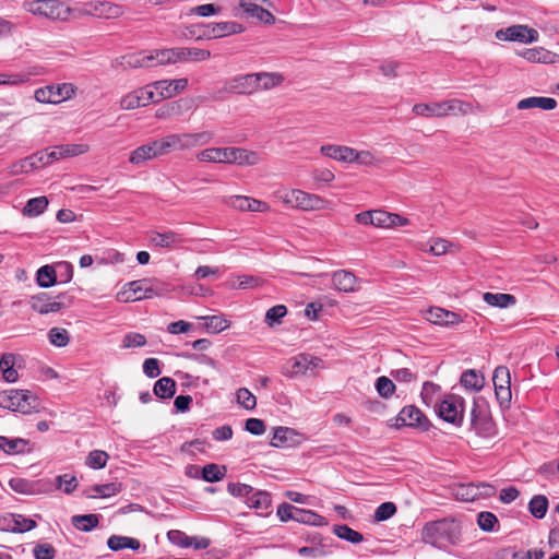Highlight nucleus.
I'll use <instances>...</instances> for the list:
<instances>
[{"mask_svg": "<svg viewBox=\"0 0 559 559\" xmlns=\"http://www.w3.org/2000/svg\"><path fill=\"white\" fill-rule=\"evenodd\" d=\"M170 292V285L157 278H141L124 284L123 290L118 293L119 301H138L164 296Z\"/></svg>", "mask_w": 559, "mask_h": 559, "instance_id": "nucleus-1", "label": "nucleus"}, {"mask_svg": "<svg viewBox=\"0 0 559 559\" xmlns=\"http://www.w3.org/2000/svg\"><path fill=\"white\" fill-rule=\"evenodd\" d=\"M460 536L461 530L459 523L448 519L426 524L423 532V540L440 549L455 545Z\"/></svg>", "mask_w": 559, "mask_h": 559, "instance_id": "nucleus-2", "label": "nucleus"}, {"mask_svg": "<svg viewBox=\"0 0 559 559\" xmlns=\"http://www.w3.org/2000/svg\"><path fill=\"white\" fill-rule=\"evenodd\" d=\"M214 138L211 131L197 133H171L160 139L164 153L185 151L209 144Z\"/></svg>", "mask_w": 559, "mask_h": 559, "instance_id": "nucleus-3", "label": "nucleus"}, {"mask_svg": "<svg viewBox=\"0 0 559 559\" xmlns=\"http://www.w3.org/2000/svg\"><path fill=\"white\" fill-rule=\"evenodd\" d=\"M186 37H194L197 40L222 38L228 35L240 34L245 27L233 21L195 24L187 28Z\"/></svg>", "mask_w": 559, "mask_h": 559, "instance_id": "nucleus-4", "label": "nucleus"}, {"mask_svg": "<svg viewBox=\"0 0 559 559\" xmlns=\"http://www.w3.org/2000/svg\"><path fill=\"white\" fill-rule=\"evenodd\" d=\"M471 428L480 438L491 439L497 435L489 405L483 397H475L471 409Z\"/></svg>", "mask_w": 559, "mask_h": 559, "instance_id": "nucleus-5", "label": "nucleus"}, {"mask_svg": "<svg viewBox=\"0 0 559 559\" xmlns=\"http://www.w3.org/2000/svg\"><path fill=\"white\" fill-rule=\"evenodd\" d=\"M283 203L302 211L331 210L332 203L320 195L294 189L280 195Z\"/></svg>", "mask_w": 559, "mask_h": 559, "instance_id": "nucleus-6", "label": "nucleus"}, {"mask_svg": "<svg viewBox=\"0 0 559 559\" xmlns=\"http://www.w3.org/2000/svg\"><path fill=\"white\" fill-rule=\"evenodd\" d=\"M439 418L455 427H461L464 420L465 401L456 394H448L433 405Z\"/></svg>", "mask_w": 559, "mask_h": 559, "instance_id": "nucleus-7", "label": "nucleus"}, {"mask_svg": "<svg viewBox=\"0 0 559 559\" xmlns=\"http://www.w3.org/2000/svg\"><path fill=\"white\" fill-rule=\"evenodd\" d=\"M0 407L31 414L37 407V400L27 390H8L0 393Z\"/></svg>", "mask_w": 559, "mask_h": 559, "instance_id": "nucleus-8", "label": "nucleus"}, {"mask_svg": "<svg viewBox=\"0 0 559 559\" xmlns=\"http://www.w3.org/2000/svg\"><path fill=\"white\" fill-rule=\"evenodd\" d=\"M323 368V360L310 354H299L290 358L284 366V373L288 377L316 374V369Z\"/></svg>", "mask_w": 559, "mask_h": 559, "instance_id": "nucleus-9", "label": "nucleus"}, {"mask_svg": "<svg viewBox=\"0 0 559 559\" xmlns=\"http://www.w3.org/2000/svg\"><path fill=\"white\" fill-rule=\"evenodd\" d=\"M72 302L73 297L67 293L59 294L53 299L46 293H40L31 298L32 309L40 314L59 312L62 309L70 307Z\"/></svg>", "mask_w": 559, "mask_h": 559, "instance_id": "nucleus-10", "label": "nucleus"}, {"mask_svg": "<svg viewBox=\"0 0 559 559\" xmlns=\"http://www.w3.org/2000/svg\"><path fill=\"white\" fill-rule=\"evenodd\" d=\"M152 87L153 84L128 93L121 98L120 107L124 110H132L139 107L147 106L151 103L158 102V98H156V94Z\"/></svg>", "mask_w": 559, "mask_h": 559, "instance_id": "nucleus-11", "label": "nucleus"}, {"mask_svg": "<svg viewBox=\"0 0 559 559\" xmlns=\"http://www.w3.org/2000/svg\"><path fill=\"white\" fill-rule=\"evenodd\" d=\"M499 40L519 41L523 44L534 43L538 39L537 31L526 25H512L498 29L495 34Z\"/></svg>", "mask_w": 559, "mask_h": 559, "instance_id": "nucleus-12", "label": "nucleus"}, {"mask_svg": "<svg viewBox=\"0 0 559 559\" xmlns=\"http://www.w3.org/2000/svg\"><path fill=\"white\" fill-rule=\"evenodd\" d=\"M227 93L251 95L258 92L255 73L240 74L225 81Z\"/></svg>", "mask_w": 559, "mask_h": 559, "instance_id": "nucleus-13", "label": "nucleus"}, {"mask_svg": "<svg viewBox=\"0 0 559 559\" xmlns=\"http://www.w3.org/2000/svg\"><path fill=\"white\" fill-rule=\"evenodd\" d=\"M73 94L74 88L71 84L46 86L35 92V99L39 103L57 104L70 98Z\"/></svg>", "mask_w": 559, "mask_h": 559, "instance_id": "nucleus-14", "label": "nucleus"}, {"mask_svg": "<svg viewBox=\"0 0 559 559\" xmlns=\"http://www.w3.org/2000/svg\"><path fill=\"white\" fill-rule=\"evenodd\" d=\"M165 155L160 139L154 140L136 147L131 152L129 162L140 165L148 159H153Z\"/></svg>", "mask_w": 559, "mask_h": 559, "instance_id": "nucleus-15", "label": "nucleus"}, {"mask_svg": "<svg viewBox=\"0 0 559 559\" xmlns=\"http://www.w3.org/2000/svg\"><path fill=\"white\" fill-rule=\"evenodd\" d=\"M304 439V436L295 429L280 426L273 429L271 445L274 448H295L298 447Z\"/></svg>", "mask_w": 559, "mask_h": 559, "instance_id": "nucleus-16", "label": "nucleus"}, {"mask_svg": "<svg viewBox=\"0 0 559 559\" xmlns=\"http://www.w3.org/2000/svg\"><path fill=\"white\" fill-rule=\"evenodd\" d=\"M495 487L489 484H467L461 485L455 490V497L462 501H474L480 497H489L493 495Z\"/></svg>", "mask_w": 559, "mask_h": 559, "instance_id": "nucleus-17", "label": "nucleus"}, {"mask_svg": "<svg viewBox=\"0 0 559 559\" xmlns=\"http://www.w3.org/2000/svg\"><path fill=\"white\" fill-rule=\"evenodd\" d=\"M188 86V79L181 78L176 80H160L153 83L156 98L165 99L175 96L185 91Z\"/></svg>", "mask_w": 559, "mask_h": 559, "instance_id": "nucleus-18", "label": "nucleus"}, {"mask_svg": "<svg viewBox=\"0 0 559 559\" xmlns=\"http://www.w3.org/2000/svg\"><path fill=\"white\" fill-rule=\"evenodd\" d=\"M496 379L502 380V384L496 385L495 393L500 406H508L511 402L510 372L504 366L496 368Z\"/></svg>", "mask_w": 559, "mask_h": 559, "instance_id": "nucleus-19", "label": "nucleus"}, {"mask_svg": "<svg viewBox=\"0 0 559 559\" xmlns=\"http://www.w3.org/2000/svg\"><path fill=\"white\" fill-rule=\"evenodd\" d=\"M425 319L429 323L445 326H453L462 321L460 314L439 307L427 310Z\"/></svg>", "mask_w": 559, "mask_h": 559, "instance_id": "nucleus-20", "label": "nucleus"}, {"mask_svg": "<svg viewBox=\"0 0 559 559\" xmlns=\"http://www.w3.org/2000/svg\"><path fill=\"white\" fill-rule=\"evenodd\" d=\"M462 103L459 100H449L442 103H432L421 105V116L427 117H442L449 112L461 110Z\"/></svg>", "mask_w": 559, "mask_h": 559, "instance_id": "nucleus-21", "label": "nucleus"}, {"mask_svg": "<svg viewBox=\"0 0 559 559\" xmlns=\"http://www.w3.org/2000/svg\"><path fill=\"white\" fill-rule=\"evenodd\" d=\"M192 107V99L190 98H180L175 102H170L163 107L158 108L156 111V117L159 119H167L171 117L181 116L183 112L188 111Z\"/></svg>", "mask_w": 559, "mask_h": 559, "instance_id": "nucleus-22", "label": "nucleus"}, {"mask_svg": "<svg viewBox=\"0 0 559 559\" xmlns=\"http://www.w3.org/2000/svg\"><path fill=\"white\" fill-rule=\"evenodd\" d=\"M239 7L243 10L248 19H257L265 24H273L275 16L260 4L250 2V0H239Z\"/></svg>", "mask_w": 559, "mask_h": 559, "instance_id": "nucleus-23", "label": "nucleus"}, {"mask_svg": "<svg viewBox=\"0 0 559 559\" xmlns=\"http://www.w3.org/2000/svg\"><path fill=\"white\" fill-rule=\"evenodd\" d=\"M228 205L239 211L249 212H264L269 209L265 202L243 195L230 197Z\"/></svg>", "mask_w": 559, "mask_h": 559, "instance_id": "nucleus-24", "label": "nucleus"}, {"mask_svg": "<svg viewBox=\"0 0 559 559\" xmlns=\"http://www.w3.org/2000/svg\"><path fill=\"white\" fill-rule=\"evenodd\" d=\"M332 283L335 289L350 293L356 289L357 277L349 271L338 270L332 274Z\"/></svg>", "mask_w": 559, "mask_h": 559, "instance_id": "nucleus-25", "label": "nucleus"}, {"mask_svg": "<svg viewBox=\"0 0 559 559\" xmlns=\"http://www.w3.org/2000/svg\"><path fill=\"white\" fill-rule=\"evenodd\" d=\"M154 56L153 52L145 53V52H138V53H130L127 56L121 57L119 64L123 69H138V68H147L153 66Z\"/></svg>", "mask_w": 559, "mask_h": 559, "instance_id": "nucleus-26", "label": "nucleus"}, {"mask_svg": "<svg viewBox=\"0 0 559 559\" xmlns=\"http://www.w3.org/2000/svg\"><path fill=\"white\" fill-rule=\"evenodd\" d=\"M407 223L405 217L399 214L389 213L382 210H374L373 226L380 228H392L403 226Z\"/></svg>", "mask_w": 559, "mask_h": 559, "instance_id": "nucleus-27", "label": "nucleus"}, {"mask_svg": "<svg viewBox=\"0 0 559 559\" xmlns=\"http://www.w3.org/2000/svg\"><path fill=\"white\" fill-rule=\"evenodd\" d=\"M322 155L343 163H352L353 147L326 144L320 147Z\"/></svg>", "mask_w": 559, "mask_h": 559, "instance_id": "nucleus-28", "label": "nucleus"}, {"mask_svg": "<svg viewBox=\"0 0 559 559\" xmlns=\"http://www.w3.org/2000/svg\"><path fill=\"white\" fill-rule=\"evenodd\" d=\"M229 163L228 164H237L240 166L245 165H257L260 162V157L258 153L253 151H248L246 148L240 147H229Z\"/></svg>", "mask_w": 559, "mask_h": 559, "instance_id": "nucleus-29", "label": "nucleus"}, {"mask_svg": "<svg viewBox=\"0 0 559 559\" xmlns=\"http://www.w3.org/2000/svg\"><path fill=\"white\" fill-rule=\"evenodd\" d=\"M44 16L51 20H66L70 13L69 8L61 0H43Z\"/></svg>", "mask_w": 559, "mask_h": 559, "instance_id": "nucleus-30", "label": "nucleus"}, {"mask_svg": "<svg viewBox=\"0 0 559 559\" xmlns=\"http://www.w3.org/2000/svg\"><path fill=\"white\" fill-rule=\"evenodd\" d=\"M122 490V485L120 483H108L102 485H95L91 489H86L83 491V495L86 498H109L116 496Z\"/></svg>", "mask_w": 559, "mask_h": 559, "instance_id": "nucleus-31", "label": "nucleus"}, {"mask_svg": "<svg viewBox=\"0 0 559 559\" xmlns=\"http://www.w3.org/2000/svg\"><path fill=\"white\" fill-rule=\"evenodd\" d=\"M148 240L156 247L171 248L181 242L182 239L179 234L173 230H168L164 233L151 231L148 235Z\"/></svg>", "mask_w": 559, "mask_h": 559, "instance_id": "nucleus-32", "label": "nucleus"}, {"mask_svg": "<svg viewBox=\"0 0 559 559\" xmlns=\"http://www.w3.org/2000/svg\"><path fill=\"white\" fill-rule=\"evenodd\" d=\"M229 154V147H210L198 153L197 158L200 162L228 164Z\"/></svg>", "mask_w": 559, "mask_h": 559, "instance_id": "nucleus-33", "label": "nucleus"}, {"mask_svg": "<svg viewBox=\"0 0 559 559\" xmlns=\"http://www.w3.org/2000/svg\"><path fill=\"white\" fill-rule=\"evenodd\" d=\"M518 109H531V108H540L544 110H552L557 107V100L551 97H527L521 99L518 105Z\"/></svg>", "mask_w": 559, "mask_h": 559, "instance_id": "nucleus-34", "label": "nucleus"}, {"mask_svg": "<svg viewBox=\"0 0 559 559\" xmlns=\"http://www.w3.org/2000/svg\"><path fill=\"white\" fill-rule=\"evenodd\" d=\"M483 300L487 305L498 308H509L516 304V298L513 295L504 293H485Z\"/></svg>", "mask_w": 559, "mask_h": 559, "instance_id": "nucleus-35", "label": "nucleus"}, {"mask_svg": "<svg viewBox=\"0 0 559 559\" xmlns=\"http://www.w3.org/2000/svg\"><path fill=\"white\" fill-rule=\"evenodd\" d=\"M258 91H267L284 82V75L277 72L255 73Z\"/></svg>", "mask_w": 559, "mask_h": 559, "instance_id": "nucleus-36", "label": "nucleus"}, {"mask_svg": "<svg viewBox=\"0 0 559 559\" xmlns=\"http://www.w3.org/2000/svg\"><path fill=\"white\" fill-rule=\"evenodd\" d=\"M175 59L178 61H203L211 57V52L200 48H175Z\"/></svg>", "mask_w": 559, "mask_h": 559, "instance_id": "nucleus-37", "label": "nucleus"}, {"mask_svg": "<svg viewBox=\"0 0 559 559\" xmlns=\"http://www.w3.org/2000/svg\"><path fill=\"white\" fill-rule=\"evenodd\" d=\"M395 426L397 428L419 426V409L415 406L404 407L396 417Z\"/></svg>", "mask_w": 559, "mask_h": 559, "instance_id": "nucleus-38", "label": "nucleus"}, {"mask_svg": "<svg viewBox=\"0 0 559 559\" xmlns=\"http://www.w3.org/2000/svg\"><path fill=\"white\" fill-rule=\"evenodd\" d=\"M295 521L302 524L312 526H325L328 521L324 516L311 511L297 508L295 511Z\"/></svg>", "mask_w": 559, "mask_h": 559, "instance_id": "nucleus-39", "label": "nucleus"}, {"mask_svg": "<svg viewBox=\"0 0 559 559\" xmlns=\"http://www.w3.org/2000/svg\"><path fill=\"white\" fill-rule=\"evenodd\" d=\"M153 392L162 400L171 399L176 392V381L169 377H163L155 382Z\"/></svg>", "mask_w": 559, "mask_h": 559, "instance_id": "nucleus-40", "label": "nucleus"}, {"mask_svg": "<svg viewBox=\"0 0 559 559\" xmlns=\"http://www.w3.org/2000/svg\"><path fill=\"white\" fill-rule=\"evenodd\" d=\"M107 546L112 551H118L124 548L138 550L141 546L140 542L135 538L128 536L111 535L107 539Z\"/></svg>", "mask_w": 559, "mask_h": 559, "instance_id": "nucleus-41", "label": "nucleus"}, {"mask_svg": "<svg viewBox=\"0 0 559 559\" xmlns=\"http://www.w3.org/2000/svg\"><path fill=\"white\" fill-rule=\"evenodd\" d=\"M246 503L251 509L264 512L267 511L269 508L271 507V496L266 491L253 490L252 493L248 496V500H246Z\"/></svg>", "mask_w": 559, "mask_h": 559, "instance_id": "nucleus-42", "label": "nucleus"}, {"mask_svg": "<svg viewBox=\"0 0 559 559\" xmlns=\"http://www.w3.org/2000/svg\"><path fill=\"white\" fill-rule=\"evenodd\" d=\"M99 514H82V515H73L71 518L72 525L82 532H91L95 527H97L99 523Z\"/></svg>", "mask_w": 559, "mask_h": 559, "instance_id": "nucleus-43", "label": "nucleus"}, {"mask_svg": "<svg viewBox=\"0 0 559 559\" xmlns=\"http://www.w3.org/2000/svg\"><path fill=\"white\" fill-rule=\"evenodd\" d=\"M226 466L210 463L202 467L201 477L207 483H215L222 480L226 476Z\"/></svg>", "mask_w": 559, "mask_h": 559, "instance_id": "nucleus-44", "label": "nucleus"}, {"mask_svg": "<svg viewBox=\"0 0 559 559\" xmlns=\"http://www.w3.org/2000/svg\"><path fill=\"white\" fill-rule=\"evenodd\" d=\"M450 248H452V243L448 240L443 238H432L425 247L421 246V252L439 257L449 252Z\"/></svg>", "mask_w": 559, "mask_h": 559, "instance_id": "nucleus-45", "label": "nucleus"}, {"mask_svg": "<svg viewBox=\"0 0 559 559\" xmlns=\"http://www.w3.org/2000/svg\"><path fill=\"white\" fill-rule=\"evenodd\" d=\"M460 382L464 388L468 390L479 391L484 386L485 379L474 369H468L462 373Z\"/></svg>", "mask_w": 559, "mask_h": 559, "instance_id": "nucleus-46", "label": "nucleus"}, {"mask_svg": "<svg viewBox=\"0 0 559 559\" xmlns=\"http://www.w3.org/2000/svg\"><path fill=\"white\" fill-rule=\"evenodd\" d=\"M47 197H37L29 199L23 209V214L28 217H35L44 213L48 206Z\"/></svg>", "mask_w": 559, "mask_h": 559, "instance_id": "nucleus-47", "label": "nucleus"}, {"mask_svg": "<svg viewBox=\"0 0 559 559\" xmlns=\"http://www.w3.org/2000/svg\"><path fill=\"white\" fill-rule=\"evenodd\" d=\"M93 14L104 19H116L122 14V9L110 2H98L94 5Z\"/></svg>", "mask_w": 559, "mask_h": 559, "instance_id": "nucleus-48", "label": "nucleus"}, {"mask_svg": "<svg viewBox=\"0 0 559 559\" xmlns=\"http://www.w3.org/2000/svg\"><path fill=\"white\" fill-rule=\"evenodd\" d=\"M36 280L40 287H51L57 283V270L51 265H44L38 269Z\"/></svg>", "mask_w": 559, "mask_h": 559, "instance_id": "nucleus-49", "label": "nucleus"}, {"mask_svg": "<svg viewBox=\"0 0 559 559\" xmlns=\"http://www.w3.org/2000/svg\"><path fill=\"white\" fill-rule=\"evenodd\" d=\"M333 533L338 538L349 542L352 544H358L364 540V536L361 533L350 528L349 526H347L345 524L334 525Z\"/></svg>", "mask_w": 559, "mask_h": 559, "instance_id": "nucleus-50", "label": "nucleus"}, {"mask_svg": "<svg viewBox=\"0 0 559 559\" xmlns=\"http://www.w3.org/2000/svg\"><path fill=\"white\" fill-rule=\"evenodd\" d=\"M548 510V499L546 496L536 495L528 503V511L536 519L545 518Z\"/></svg>", "mask_w": 559, "mask_h": 559, "instance_id": "nucleus-51", "label": "nucleus"}, {"mask_svg": "<svg viewBox=\"0 0 559 559\" xmlns=\"http://www.w3.org/2000/svg\"><path fill=\"white\" fill-rule=\"evenodd\" d=\"M26 444L27 441L22 438L8 439L7 437L0 436V449L7 454L22 453Z\"/></svg>", "mask_w": 559, "mask_h": 559, "instance_id": "nucleus-52", "label": "nucleus"}, {"mask_svg": "<svg viewBox=\"0 0 559 559\" xmlns=\"http://www.w3.org/2000/svg\"><path fill=\"white\" fill-rule=\"evenodd\" d=\"M287 314V308L284 305H276L270 308L264 318L267 326L273 328L282 323V319Z\"/></svg>", "mask_w": 559, "mask_h": 559, "instance_id": "nucleus-53", "label": "nucleus"}, {"mask_svg": "<svg viewBox=\"0 0 559 559\" xmlns=\"http://www.w3.org/2000/svg\"><path fill=\"white\" fill-rule=\"evenodd\" d=\"M440 399V385L430 381L421 384V400L427 404L435 403Z\"/></svg>", "mask_w": 559, "mask_h": 559, "instance_id": "nucleus-54", "label": "nucleus"}, {"mask_svg": "<svg viewBox=\"0 0 559 559\" xmlns=\"http://www.w3.org/2000/svg\"><path fill=\"white\" fill-rule=\"evenodd\" d=\"M109 455L103 450H93L88 453L85 464L93 469L104 468L107 464Z\"/></svg>", "mask_w": 559, "mask_h": 559, "instance_id": "nucleus-55", "label": "nucleus"}, {"mask_svg": "<svg viewBox=\"0 0 559 559\" xmlns=\"http://www.w3.org/2000/svg\"><path fill=\"white\" fill-rule=\"evenodd\" d=\"M16 513H7L0 516V531L8 533L21 534L27 532V528L17 527Z\"/></svg>", "mask_w": 559, "mask_h": 559, "instance_id": "nucleus-56", "label": "nucleus"}, {"mask_svg": "<svg viewBox=\"0 0 559 559\" xmlns=\"http://www.w3.org/2000/svg\"><path fill=\"white\" fill-rule=\"evenodd\" d=\"M49 342L56 347H64L70 343V334L66 329L52 328L48 332Z\"/></svg>", "mask_w": 559, "mask_h": 559, "instance_id": "nucleus-57", "label": "nucleus"}, {"mask_svg": "<svg viewBox=\"0 0 559 559\" xmlns=\"http://www.w3.org/2000/svg\"><path fill=\"white\" fill-rule=\"evenodd\" d=\"M32 72L0 73V85H20L31 80Z\"/></svg>", "mask_w": 559, "mask_h": 559, "instance_id": "nucleus-58", "label": "nucleus"}, {"mask_svg": "<svg viewBox=\"0 0 559 559\" xmlns=\"http://www.w3.org/2000/svg\"><path fill=\"white\" fill-rule=\"evenodd\" d=\"M205 328L211 333H219L229 326L228 320L222 316H209L203 318Z\"/></svg>", "mask_w": 559, "mask_h": 559, "instance_id": "nucleus-59", "label": "nucleus"}, {"mask_svg": "<svg viewBox=\"0 0 559 559\" xmlns=\"http://www.w3.org/2000/svg\"><path fill=\"white\" fill-rule=\"evenodd\" d=\"M397 509L395 503L388 501L381 503L374 511L373 520L374 522H383L389 519H391L395 513Z\"/></svg>", "mask_w": 559, "mask_h": 559, "instance_id": "nucleus-60", "label": "nucleus"}, {"mask_svg": "<svg viewBox=\"0 0 559 559\" xmlns=\"http://www.w3.org/2000/svg\"><path fill=\"white\" fill-rule=\"evenodd\" d=\"M374 386L379 395L384 399L392 396L396 389L394 382L385 376L379 377L376 380Z\"/></svg>", "mask_w": 559, "mask_h": 559, "instance_id": "nucleus-61", "label": "nucleus"}, {"mask_svg": "<svg viewBox=\"0 0 559 559\" xmlns=\"http://www.w3.org/2000/svg\"><path fill=\"white\" fill-rule=\"evenodd\" d=\"M236 397L238 404L247 411L253 409L257 405L255 396L247 388L237 390Z\"/></svg>", "mask_w": 559, "mask_h": 559, "instance_id": "nucleus-62", "label": "nucleus"}, {"mask_svg": "<svg viewBox=\"0 0 559 559\" xmlns=\"http://www.w3.org/2000/svg\"><path fill=\"white\" fill-rule=\"evenodd\" d=\"M478 526L485 532H493L498 524V519L492 512L483 511L477 516Z\"/></svg>", "mask_w": 559, "mask_h": 559, "instance_id": "nucleus-63", "label": "nucleus"}, {"mask_svg": "<svg viewBox=\"0 0 559 559\" xmlns=\"http://www.w3.org/2000/svg\"><path fill=\"white\" fill-rule=\"evenodd\" d=\"M79 483L75 476H71L69 474L59 475L56 477V486L57 488H62L66 493H72Z\"/></svg>", "mask_w": 559, "mask_h": 559, "instance_id": "nucleus-64", "label": "nucleus"}]
</instances>
